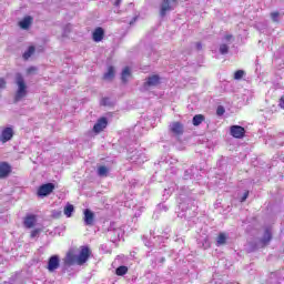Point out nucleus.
I'll return each instance as SVG.
<instances>
[{"instance_id": "nucleus-1", "label": "nucleus", "mask_w": 284, "mask_h": 284, "mask_svg": "<svg viewBox=\"0 0 284 284\" xmlns=\"http://www.w3.org/2000/svg\"><path fill=\"white\" fill-rule=\"evenodd\" d=\"M104 234L106 239L111 241V243H116V241H121L122 236L125 234V231L119 223L111 222Z\"/></svg>"}, {"instance_id": "nucleus-2", "label": "nucleus", "mask_w": 284, "mask_h": 284, "mask_svg": "<svg viewBox=\"0 0 284 284\" xmlns=\"http://www.w3.org/2000/svg\"><path fill=\"white\" fill-rule=\"evenodd\" d=\"M16 85H18V89L14 94L13 103H19L21 100L28 97V84H26L23 74L16 73Z\"/></svg>"}, {"instance_id": "nucleus-3", "label": "nucleus", "mask_w": 284, "mask_h": 284, "mask_svg": "<svg viewBox=\"0 0 284 284\" xmlns=\"http://www.w3.org/2000/svg\"><path fill=\"white\" fill-rule=\"evenodd\" d=\"M180 210L182 213V219H194L196 216V210H199V206L196 205V201L194 200H186L182 203H180Z\"/></svg>"}, {"instance_id": "nucleus-4", "label": "nucleus", "mask_w": 284, "mask_h": 284, "mask_svg": "<svg viewBox=\"0 0 284 284\" xmlns=\"http://www.w3.org/2000/svg\"><path fill=\"white\" fill-rule=\"evenodd\" d=\"M179 6V0H162L160 3V17L163 19Z\"/></svg>"}, {"instance_id": "nucleus-5", "label": "nucleus", "mask_w": 284, "mask_h": 284, "mask_svg": "<svg viewBox=\"0 0 284 284\" xmlns=\"http://www.w3.org/2000/svg\"><path fill=\"white\" fill-rule=\"evenodd\" d=\"M62 261H63V263H62L63 271L68 270V267H72V265H75V263H77V265H79L78 255L74 254L73 250H70Z\"/></svg>"}, {"instance_id": "nucleus-6", "label": "nucleus", "mask_w": 284, "mask_h": 284, "mask_svg": "<svg viewBox=\"0 0 284 284\" xmlns=\"http://www.w3.org/2000/svg\"><path fill=\"white\" fill-rule=\"evenodd\" d=\"M128 159L131 161V163H136L138 165H141V163H145V161H148L145 154H143V151L140 150L129 151Z\"/></svg>"}, {"instance_id": "nucleus-7", "label": "nucleus", "mask_w": 284, "mask_h": 284, "mask_svg": "<svg viewBox=\"0 0 284 284\" xmlns=\"http://www.w3.org/2000/svg\"><path fill=\"white\" fill-rule=\"evenodd\" d=\"M52 192H54V183L49 182L40 185V187L38 189V196H40V199H43L45 196H50Z\"/></svg>"}, {"instance_id": "nucleus-8", "label": "nucleus", "mask_w": 284, "mask_h": 284, "mask_svg": "<svg viewBox=\"0 0 284 284\" xmlns=\"http://www.w3.org/2000/svg\"><path fill=\"white\" fill-rule=\"evenodd\" d=\"M61 266V257L59 255H52L49 257L47 270L49 272H57Z\"/></svg>"}, {"instance_id": "nucleus-9", "label": "nucleus", "mask_w": 284, "mask_h": 284, "mask_svg": "<svg viewBox=\"0 0 284 284\" xmlns=\"http://www.w3.org/2000/svg\"><path fill=\"white\" fill-rule=\"evenodd\" d=\"M169 130L174 136H183V133L185 132V126H183V123L181 122H172L169 125Z\"/></svg>"}, {"instance_id": "nucleus-10", "label": "nucleus", "mask_w": 284, "mask_h": 284, "mask_svg": "<svg viewBox=\"0 0 284 284\" xmlns=\"http://www.w3.org/2000/svg\"><path fill=\"white\" fill-rule=\"evenodd\" d=\"M161 84V77L158 74L151 75L146 78V81L143 84L144 90H149V88H156V85Z\"/></svg>"}, {"instance_id": "nucleus-11", "label": "nucleus", "mask_w": 284, "mask_h": 284, "mask_svg": "<svg viewBox=\"0 0 284 284\" xmlns=\"http://www.w3.org/2000/svg\"><path fill=\"white\" fill-rule=\"evenodd\" d=\"M88 258H90V247L82 246L80 254L78 255V265L88 263Z\"/></svg>"}, {"instance_id": "nucleus-12", "label": "nucleus", "mask_w": 284, "mask_h": 284, "mask_svg": "<svg viewBox=\"0 0 284 284\" xmlns=\"http://www.w3.org/2000/svg\"><path fill=\"white\" fill-rule=\"evenodd\" d=\"M12 174V166L8 162H0V179H8Z\"/></svg>"}, {"instance_id": "nucleus-13", "label": "nucleus", "mask_w": 284, "mask_h": 284, "mask_svg": "<svg viewBox=\"0 0 284 284\" xmlns=\"http://www.w3.org/2000/svg\"><path fill=\"white\" fill-rule=\"evenodd\" d=\"M12 136H14V130H12L10 126H7L1 132L0 141L2 143H8V141L12 140Z\"/></svg>"}, {"instance_id": "nucleus-14", "label": "nucleus", "mask_w": 284, "mask_h": 284, "mask_svg": "<svg viewBox=\"0 0 284 284\" xmlns=\"http://www.w3.org/2000/svg\"><path fill=\"white\" fill-rule=\"evenodd\" d=\"M108 128V118H100L97 123L93 125V132L99 134Z\"/></svg>"}, {"instance_id": "nucleus-15", "label": "nucleus", "mask_w": 284, "mask_h": 284, "mask_svg": "<svg viewBox=\"0 0 284 284\" xmlns=\"http://www.w3.org/2000/svg\"><path fill=\"white\" fill-rule=\"evenodd\" d=\"M231 136H233L234 139H243V136H245V128L241 125H232Z\"/></svg>"}, {"instance_id": "nucleus-16", "label": "nucleus", "mask_w": 284, "mask_h": 284, "mask_svg": "<svg viewBox=\"0 0 284 284\" xmlns=\"http://www.w3.org/2000/svg\"><path fill=\"white\" fill-rule=\"evenodd\" d=\"M84 217V225L92 227V225H94V212H92V210L90 209H85L83 211Z\"/></svg>"}, {"instance_id": "nucleus-17", "label": "nucleus", "mask_w": 284, "mask_h": 284, "mask_svg": "<svg viewBox=\"0 0 284 284\" xmlns=\"http://www.w3.org/2000/svg\"><path fill=\"white\" fill-rule=\"evenodd\" d=\"M103 37H105V30L103 28L98 27L92 33V39L95 41V43H99L100 41H103Z\"/></svg>"}, {"instance_id": "nucleus-18", "label": "nucleus", "mask_w": 284, "mask_h": 284, "mask_svg": "<svg viewBox=\"0 0 284 284\" xmlns=\"http://www.w3.org/2000/svg\"><path fill=\"white\" fill-rule=\"evenodd\" d=\"M30 26H32V17L27 16L24 17L20 22H19V27L22 30H28V28H30Z\"/></svg>"}, {"instance_id": "nucleus-19", "label": "nucleus", "mask_w": 284, "mask_h": 284, "mask_svg": "<svg viewBox=\"0 0 284 284\" xmlns=\"http://www.w3.org/2000/svg\"><path fill=\"white\" fill-rule=\"evenodd\" d=\"M24 226H27L29 230L34 227V224L37 223V216L36 215H28L24 219Z\"/></svg>"}, {"instance_id": "nucleus-20", "label": "nucleus", "mask_w": 284, "mask_h": 284, "mask_svg": "<svg viewBox=\"0 0 284 284\" xmlns=\"http://www.w3.org/2000/svg\"><path fill=\"white\" fill-rule=\"evenodd\" d=\"M203 121H205V115L203 114H195L193 116L192 123L195 128H199V125H201V123H203Z\"/></svg>"}, {"instance_id": "nucleus-21", "label": "nucleus", "mask_w": 284, "mask_h": 284, "mask_svg": "<svg viewBox=\"0 0 284 284\" xmlns=\"http://www.w3.org/2000/svg\"><path fill=\"white\" fill-rule=\"evenodd\" d=\"M226 243H227V235H225V233H220L216 239L217 247H221V245H225Z\"/></svg>"}, {"instance_id": "nucleus-22", "label": "nucleus", "mask_w": 284, "mask_h": 284, "mask_svg": "<svg viewBox=\"0 0 284 284\" xmlns=\"http://www.w3.org/2000/svg\"><path fill=\"white\" fill-rule=\"evenodd\" d=\"M270 241H272V232H270V230L266 229L264 231V235L261 240V243H263L264 245H267V243H270Z\"/></svg>"}, {"instance_id": "nucleus-23", "label": "nucleus", "mask_w": 284, "mask_h": 284, "mask_svg": "<svg viewBox=\"0 0 284 284\" xmlns=\"http://www.w3.org/2000/svg\"><path fill=\"white\" fill-rule=\"evenodd\" d=\"M72 214H74V205L68 203L64 206V215L67 216V219H70Z\"/></svg>"}, {"instance_id": "nucleus-24", "label": "nucleus", "mask_w": 284, "mask_h": 284, "mask_svg": "<svg viewBox=\"0 0 284 284\" xmlns=\"http://www.w3.org/2000/svg\"><path fill=\"white\" fill-rule=\"evenodd\" d=\"M194 172H196V168L191 166L190 169L184 171V180L185 181H190V179H192V176H194Z\"/></svg>"}, {"instance_id": "nucleus-25", "label": "nucleus", "mask_w": 284, "mask_h": 284, "mask_svg": "<svg viewBox=\"0 0 284 284\" xmlns=\"http://www.w3.org/2000/svg\"><path fill=\"white\" fill-rule=\"evenodd\" d=\"M131 75L130 68L125 67L121 73L122 83H128V78Z\"/></svg>"}, {"instance_id": "nucleus-26", "label": "nucleus", "mask_w": 284, "mask_h": 284, "mask_svg": "<svg viewBox=\"0 0 284 284\" xmlns=\"http://www.w3.org/2000/svg\"><path fill=\"white\" fill-rule=\"evenodd\" d=\"M103 79L105 81H112V79H114V67L109 68L108 72L104 73Z\"/></svg>"}, {"instance_id": "nucleus-27", "label": "nucleus", "mask_w": 284, "mask_h": 284, "mask_svg": "<svg viewBox=\"0 0 284 284\" xmlns=\"http://www.w3.org/2000/svg\"><path fill=\"white\" fill-rule=\"evenodd\" d=\"M116 276H125L128 274V266L122 265L115 270Z\"/></svg>"}, {"instance_id": "nucleus-28", "label": "nucleus", "mask_w": 284, "mask_h": 284, "mask_svg": "<svg viewBox=\"0 0 284 284\" xmlns=\"http://www.w3.org/2000/svg\"><path fill=\"white\" fill-rule=\"evenodd\" d=\"M108 172H110V170L105 165H101L98 168V175L100 176H108Z\"/></svg>"}, {"instance_id": "nucleus-29", "label": "nucleus", "mask_w": 284, "mask_h": 284, "mask_svg": "<svg viewBox=\"0 0 284 284\" xmlns=\"http://www.w3.org/2000/svg\"><path fill=\"white\" fill-rule=\"evenodd\" d=\"M34 47H29L28 50L23 53V59L28 61V59L34 54Z\"/></svg>"}, {"instance_id": "nucleus-30", "label": "nucleus", "mask_w": 284, "mask_h": 284, "mask_svg": "<svg viewBox=\"0 0 284 284\" xmlns=\"http://www.w3.org/2000/svg\"><path fill=\"white\" fill-rule=\"evenodd\" d=\"M220 54H227L230 52V44L222 43L220 44Z\"/></svg>"}, {"instance_id": "nucleus-31", "label": "nucleus", "mask_w": 284, "mask_h": 284, "mask_svg": "<svg viewBox=\"0 0 284 284\" xmlns=\"http://www.w3.org/2000/svg\"><path fill=\"white\" fill-rule=\"evenodd\" d=\"M244 77H245V71L243 70H237L234 73L235 81H241V79H243Z\"/></svg>"}, {"instance_id": "nucleus-32", "label": "nucleus", "mask_w": 284, "mask_h": 284, "mask_svg": "<svg viewBox=\"0 0 284 284\" xmlns=\"http://www.w3.org/2000/svg\"><path fill=\"white\" fill-rule=\"evenodd\" d=\"M258 250V246L254 242H250L247 246V252H256Z\"/></svg>"}, {"instance_id": "nucleus-33", "label": "nucleus", "mask_w": 284, "mask_h": 284, "mask_svg": "<svg viewBox=\"0 0 284 284\" xmlns=\"http://www.w3.org/2000/svg\"><path fill=\"white\" fill-rule=\"evenodd\" d=\"M100 103L101 105H104V106L112 105V101L110 100V98H103Z\"/></svg>"}, {"instance_id": "nucleus-34", "label": "nucleus", "mask_w": 284, "mask_h": 284, "mask_svg": "<svg viewBox=\"0 0 284 284\" xmlns=\"http://www.w3.org/2000/svg\"><path fill=\"white\" fill-rule=\"evenodd\" d=\"M172 192H174V186H171L169 189H164V199H168L170 196V194H172Z\"/></svg>"}, {"instance_id": "nucleus-35", "label": "nucleus", "mask_w": 284, "mask_h": 284, "mask_svg": "<svg viewBox=\"0 0 284 284\" xmlns=\"http://www.w3.org/2000/svg\"><path fill=\"white\" fill-rule=\"evenodd\" d=\"M61 215H62V212H61V211L53 210V211L51 212L52 219H61Z\"/></svg>"}, {"instance_id": "nucleus-36", "label": "nucleus", "mask_w": 284, "mask_h": 284, "mask_svg": "<svg viewBox=\"0 0 284 284\" xmlns=\"http://www.w3.org/2000/svg\"><path fill=\"white\" fill-rule=\"evenodd\" d=\"M216 114H217V116H223L225 114V108H223L221 105L217 106Z\"/></svg>"}, {"instance_id": "nucleus-37", "label": "nucleus", "mask_w": 284, "mask_h": 284, "mask_svg": "<svg viewBox=\"0 0 284 284\" xmlns=\"http://www.w3.org/2000/svg\"><path fill=\"white\" fill-rule=\"evenodd\" d=\"M142 240L144 241V245L146 247H152V242H150V240H148V236L143 235Z\"/></svg>"}, {"instance_id": "nucleus-38", "label": "nucleus", "mask_w": 284, "mask_h": 284, "mask_svg": "<svg viewBox=\"0 0 284 284\" xmlns=\"http://www.w3.org/2000/svg\"><path fill=\"white\" fill-rule=\"evenodd\" d=\"M278 16H280L278 12H272L271 13L272 21H274L275 23L278 22Z\"/></svg>"}, {"instance_id": "nucleus-39", "label": "nucleus", "mask_w": 284, "mask_h": 284, "mask_svg": "<svg viewBox=\"0 0 284 284\" xmlns=\"http://www.w3.org/2000/svg\"><path fill=\"white\" fill-rule=\"evenodd\" d=\"M8 82H6V79L0 78V90H6V85Z\"/></svg>"}, {"instance_id": "nucleus-40", "label": "nucleus", "mask_w": 284, "mask_h": 284, "mask_svg": "<svg viewBox=\"0 0 284 284\" xmlns=\"http://www.w3.org/2000/svg\"><path fill=\"white\" fill-rule=\"evenodd\" d=\"M247 196H250V191L244 192L243 196L241 197V203H245L247 201Z\"/></svg>"}, {"instance_id": "nucleus-41", "label": "nucleus", "mask_w": 284, "mask_h": 284, "mask_svg": "<svg viewBox=\"0 0 284 284\" xmlns=\"http://www.w3.org/2000/svg\"><path fill=\"white\" fill-rule=\"evenodd\" d=\"M193 45H195V49L197 50V52H201V50H203V44L201 42H195L193 43Z\"/></svg>"}, {"instance_id": "nucleus-42", "label": "nucleus", "mask_w": 284, "mask_h": 284, "mask_svg": "<svg viewBox=\"0 0 284 284\" xmlns=\"http://www.w3.org/2000/svg\"><path fill=\"white\" fill-rule=\"evenodd\" d=\"M159 210H160L161 212H168L169 207H168V205H165V204H159Z\"/></svg>"}, {"instance_id": "nucleus-43", "label": "nucleus", "mask_w": 284, "mask_h": 284, "mask_svg": "<svg viewBox=\"0 0 284 284\" xmlns=\"http://www.w3.org/2000/svg\"><path fill=\"white\" fill-rule=\"evenodd\" d=\"M36 236H39V230H33L31 232V239H36Z\"/></svg>"}, {"instance_id": "nucleus-44", "label": "nucleus", "mask_w": 284, "mask_h": 284, "mask_svg": "<svg viewBox=\"0 0 284 284\" xmlns=\"http://www.w3.org/2000/svg\"><path fill=\"white\" fill-rule=\"evenodd\" d=\"M278 105L284 110V95L281 97Z\"/></svg>"}, {"instance_id": "nucleus-45", "label": "nucleus", "mask_w": 284, "mask_h": 284, "mask_svg": "<svg viewBox=\"0 0 284 284\" xmlns=\"http://www.w3.org/2000/svg\"><path fill=\"white\" fill-rule=\"evenodd\" d=\"M232 39H233V36H232V34H226V36H224V41L230 42V41H232Z\"/></svg>"}, {"instance_id": "nucleus-46", "label": "nucleus", "mask_w": 284, "mask_h": 284, "mask_svg": "<svg viewBox=\"0 0 284 284\" xmlns=\"http://www.w3.org/2000/svg\"><path fill=\"white\" fill-rule=\"evenodd\" d=\"M123 0H115V2H114V6L116 7V8H119V6H121V2H122Z\"/></svg>"}, {"instance_id": "nucleus-47", "label": "nucleus", "mask_w": 284, "mask_h": 284, "mask_svg": "<svg viewBox=\"0 0 284 284\" xmlns=\"http://www.w3.org/2000/svg\"><path fill=\"white\" fill-rule=\"evenodd\" d=\"M36 68L34 67H30L29 69H28V72H29V74H31V72H36Z\"/></svg>"}, {"instance_id": "nucleus-48", "label": "nucleus", "mask_w": 284, "mask_h": 284, "mask_svg": "<svg viewBox=\"0 0 284 284\" xmlns=\"http://www.w3.org/2000/svg\"><path fill=\"white\" fill-rule=\"evenodd\" d=\"M136 22V17L132 19V21H130V26H132L133 23Z\"/></svg>"}, {"instance_id": "nucleus-49", "label": "nucleus", "mask_w": 284, "mask_h": 284, "mask_svg": "<svg viewBox=\"0 0 284 284\" xmlns=\"http://www.w3.org/2000/svg\"><path fill=\"white\" fill-rule=\"evenodd\" d=\"M159 263H165V257H161V258L159 260Z\"/></svg>"}, {"instance_id": "nucleus-50", "label": "nucleus", "mask_w": 284, "mask_h": 284, "mask_svg": "<svg viewBox=\"0 0 284 284\" xmlns=\"http://www.w3.org/2000/svg\"><path fill=\"white\" fill-rule=\"evenodd\" d=\"M187 210H190V205H187Z\"/></svg>"}]
</instances>
